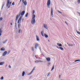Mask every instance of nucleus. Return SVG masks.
I'll list each match as a JSON object with an SVG mask.
<instances>
[{
	"mask_svg": "<svg viewBox=\"0 0 80 80\" xmlns=\"http://www.w3.org/2000/svg\"><path fill=\"white\" fill-rule=\"evenodd\" d=\"M35 16H33V17H32V19L31 21V23L33 25L35 23L36 21L35 19Z\"/></svg>",
	"mask_w": 80,
	"mask_h": 80,
	"instance_id": "obj_1",
	"label": "nucleus"
},
{
	"mask_svg": "<svg viewBox=\"0 0 80 80\" xmlns=\"http://www.w3.org/2000/svg\"><path fill=\"white\" fill-rule=\"evenodd\" d=\"M12 4V2H10V0H7V7H8V8H9L10 7V5H11V4ZM8 5L9 6H8Z\"/></svg>",
	"mask_w": 80,
	"mask_h": 80,
	"instance_id": "obj_2",
	"label": "nucleus"
},
{
	"mask_svg": "<svg viewBox=\"0 0 80 80\" xmlns=\"http://www.w3.org/2000/svg\"><path fill=\"white\" fill-rule=\"evenodd\" d=\"M22 2L24 3V5H27V1L25 0L24 1V0H22Z\"/></svg>",
	"mask_w": 80,
	"mask_h": 80,
	"instance_id": "obj_3",
	"label": "nucleus"
},
{
	"mask_svg": "<svg viewBox=\"0 0 80 80\" xmlns=\"http://www.w3.org/2000/svg\"><path fill=\"white\" fill-rule=\"evenodd\" d=\"M47 4L48 7L50 6V0H48V1Z\"/></svg>",
	"mask_w": 80,
	"mask_h": 80,
	"instance_id": "obj_4",
	"label": "nucleus"
},
{
	"mask_svg": "<svg viewBox=\"0 0 80 80\" xmlns=\"http://www.w3.org/2000/svg\"><path fill=\"white\" fill-rule=\"evenodd\" d=\"M7 51H5V52H4L3 54H2V56H5V55H6V54H7Z\"/></svg>",
	"mask_w": 80,
	"mask_h": 80,
	"instance_id": "obj_5",
	"label": "nucleus"
},
{
	"mask_svg": "<svg viewBox=\"0 0 80 80\" xmlns=\"http://www.w3.org/2000/svg\"><path fill=\"white\" fill-rule=\"evenodd\" d=\"M35 67H34L32 71L29 73V75H30L33 72V71H34L35 70Z\"/></svg>",
	"mask_w": 80,
	"mask_h": 80,
	"instance_id": "obj_6",
	"label": "nucleus"
},
{
	"mask_svg": "<svg viewBox=\"0 0 80 80\" xmlns=\"http://www.w3.org/2000/svg\"><path fill=\"white\" fill-rule=\"evenodd\" d=\"M51 14L52 17H53V8H51Z\"/></svg>",
	"mask_w": 80,
	"mask_h": 80,
	"instance_id": "obj_7",
	"label": "nucleus"
},
{
	"mask_svg": "<svg viewBox=\"0 0 80 80\" xmlns=\"http://www.w3.org/2000/svg\"><path fill=\"white\" fill-rule=\"evenodd\" d=\"M57 45H58V46H59V47H62V44H60L59 43H57Z\"/></svg>",
	"mask_w": 80,
	"mask_h": 80,
	"instance_id": "obj_8",
	"label": "nucleus"
},
{
	"mask_svg": "<svg viewBox=\"0 0 80 80\" xmlns=\"http://www.w3.org/2000/svg\"><path fill=\"white\" fill-rule=\"evenodd\" d=\"M36 37L37 41H40V39H39V37H38V36L36 35Z\"/></svg>",
	"mask_w": 80,
	"mask_h": 80,
	"instance_id": "obj_9",
	"label": "nucleus"
},
{
	"mask_svg": "<svg viewBox=\"0 0 80 80\" xmlns=\"http://www.w3.org/2000/svg\"><path fill=\"white\" fill-rule=\"evenodd\" d=\"M25 11H22L21 13V15H23L25 14Z\"/></svg>",
	"mask_w": 80,
	"mask_h": 80,
	"instance_id": "obj_10",
	"label": "nucleus"
},
{
	"mask_svg": "<svg viewBox=\"0 0 80 80\" xmlns=\"http://www.w3.org/2000/svg\"><path fill=\"white\" fill-rule=\"evenodd\" d=\"M46 59L48 62H50V58H46Z\"/></svg>",
	"mask_w": 80,
	"mask_h": 80,
	"instance_id": "obj_11",
	"label": "nucleus"
},
{
	"mask_svg": "<svg viewBox=\"0 0 80 80\" xmlns=\"http://www.w3.org/2000/svg\"><path fill=\"white\" fill-rule=\"evenodd\" d=\"M34 13H35V10H33L32 11V17L35 16V15L34 14Z\"/></svg>",
	"mask_w": 80,
	"mask_h": 80,
	"instance_id": "obj_12",
	"label": "nucleus"
},
{
	"mask_svg": "<svg viewBox=\"0 0 80 80\" xmlns=\"http://www.w3.org/2000/svg\"><path fill=\"white\" fill-rule=\"evenodd\" d=\"M21 17H20L18 21V23H20V22L21 20Z\"/></svg>",
	"mask_w": 80,
	"mask_h": 80,
	"instance_id": "obj_13",
	"label": "nucleus"
},
{
	"mask_svg": "<svg viewBox=\"0 0 80 80\" xmlns=\"http://www.w3.org/2000/svg\"><path fill=\"white\" fill-rule=\"evenodd\" d=\"M1 51H4L5 50V48H2L1 49Z\"/></svg>",
	"mask_w": 80,
	"mask_h": 80,
	"instance_id": "obj_14",
	"label": "nucleus"
},
{
	"mask_svg": "<svg viewBox=\"0 0 80 80\" xmlns=\"http://www.w3.org/2000/svg\"><path fill=\"white\" fill-rule=\"evenodd\" d=\"M5 63V62H0V65H3V64Z\"/></svg>",
	"mask_w": 80,
	"mask_h": 80,
	"instance_id": "obj_15",
	"label": "nucleus"
},
{
	"mask_svg": "<svg viewBox=\"0 0 80 80\" xmlns=\"http://www.w3.org/2000/svg\"><path fill=\"white\" fill-rule=\"evenodd\" d=\"M44 28H47V26L46 25V24H44Z\"/></svg>",
	"mask_w": 80,
	"mask_h": 80,
	"instance_id": "obj_16",
	"label": "nucleus"
},
{
	"mask_svg": "<svg viewBox=\"0 0 80 80\" xmlns=\"http://www.w3.org/2000/svg\"><path fill=\"white\" fill-rule=\"evenodd\" d=\"M44 36L46 38H48V35L47 34H46L45 33L44 34Z\"/></svg>",
	"mask_w": 80,
	"mask_h": 80,
	"instance_id": "obj_17",
	"label": "nucleus"
},
{
	"mask_svg": "<svg viewBox=\"0 0 80 80\" xmlns=\"http://www.w3.org/2000/svg\"><path fill=\"white\" fill-rule=\"evenodd\" d=\"M18 18V15L16 17V20H17Z\"/></svg>",
	"mask_w": 80,
	"mask_h": 80,
	"instance_id": "obj_18",
	"label": "nucleus"
},
{
	"mask_svg": "<svg viewBox=\"0 0 80 80\" xmlns=\"http://www.w3.org/2000/svg\"><path fill=\"white\" fill-rule=\"evenodd\" d=\"M41 33L42 36V37H44V35H43V31H42Z\"/></svg>",
	"mask_w": 80,
	"mask_h": 80,
	"instance_id": "obj_19",
	"label": "nucleus"
},
{
	"mask_svg": "<svg viewBox=\"0 0 80 80\" xmlns=\"http://www.w3.org/2000/svg\"><path fill=\"white\" fill-rule=\"evenodd\" d=\"M38 46V45L37 44H36L35 46V48H36V49H37V47Z\"/></svg>",
	"mask_w": 80,
	"mask_h": 80,
	"instance_id": "obj_20",
	"label": "nucleus"
},
{
	"mask_svg": "<svg viewBox=\"0 0 80 80\" xmlns=\"http://www.w3.org/2000/svg\"><path fill=\"white\" fill-rule=\"evenodd\" d=\"M25 72L23 71L22 72V77H23V76H24V75H25Z\"/></svg>",
	"mask_w": 80,
	"mask_h": 80,
	"instance_id": "obj_21",
	"label": "nucleus"
},
{
	"mask_svg": "<svg viewBox=\"0 0 80 80\" xmlns=\"http://www.w3.org/2000/svg\"><path fill=\"white\" fill-rule=\"evenodd\" d=\"M54 67H55V66H54V65L52 67V69H51V71H52V70H53V69H54Z\"/></svg>",
	"mask_w": 80,
	"mask_h": 80,
	"instance_id": "obj_22",
	"label": "nucleus"
},
{
	"mask_svg": "<svg viewBox=\"0 0 80 80\" xmlns=\"http://www.w3.org/2000/svg\"><path fill=\"white\" fill-rule=\"evenodd\" d=\"M59 48H60L61 50H63V48L60 47H59Z\"/></svg>",
	"mask_w": 80,
	"mask_h": 80,
	"instance_id": "obj_23",
	"label": "nucleus"
},
{
	"mask_svg": "<svg viewBox=\"0 0 80 80\" xmlns=\"http://www.w3.org/2000/svg\"><path fill=\"white\" fill-rule=\"evenodd\" d=\"M77 33L78 34V35H80V32L78 31H76Z\"/></svg>",
	"mask_w": 80,
	"mask_h": 80,
	"instance_id": "obj_24",
	"label": "nucleus"
},
{
	"mask_svg": "<svg viewBox=\"0 0 80 80\" xmlns=\"http://www.w3.org/2000/svg\"><path fill=\"white\" fill-rule=\"evenodd\" d=\"M28 13H27L26 14V15L25 16L26 17H28Z\"/></svg>",
	"mask_w": 80,
	"mask_h": 80,
	"instance_id": "obj_25",
	"label": "nucleus"
},
{
	"mask_svg": "<svg viewBox=\"0 0 80 80\" xmlns=\"http://www.w3.org/2000/svg\"><path fill=\"white\" fill-rule=\"evenodd\" d=\"M77 2H78V3L80 4V0H78Z\"/></svg>",
	"mask_w": 80,
	"mask_h": 80,
	"instance_id": "obj_26",
	"label": "nucleus"
},
{
	"mask_svg": "<svg viewBox=\"0 0 80 80\" xmlns=\"http://www.w3.org/2000/svg\"><path fill=\"white\" fill-rule=\"evenodd\" d=\"M12 5H15V2H13L12 4Z\"/></svg>",
	"mask_w": 80,
	"mask_h": 80,
	"instance_id": "obj_27",
	"label": "nucleus"
},
{
	"mask_svg": "<svg viewBox=\"0 0 80 80\" xmlns=\"http://www.w3.org/2000/svg\"><path fill=\"white\" fill-rule=\"evenodd\" d=\"M20 24H19L18 25V28H20Z\"/></svg>",
	"mask_w": 80,
	"mask_h": 80,
	"instance_id": "obj_28",
	"label": "nucleus"
},
{
	"mask_svg": "<svg viewBox=\"0 0 80 80\" xmlns=\"http://www.w3.org/2000/svg\"><path fill=\"white\" fill-rule=\"evenodd\" d=\"M48 66H49V65H50V64H51V63H50V62L48 63Z\"/></svg>",
	"mask_w": 80,
	"mask_h": 80,
	"instance_id": "obj_29",
	"label": "nucleus"
},
{
	"mask_svg": "<svg viewBox=\"0 0 80 80\" xmlns=\"http://www.w3.org/2000/svg\"><path fill=\"white\" fill-rule=\"evenodd\" d=\"M50 75V72H49L47 76H48L49 75Z\"/></svg>",
	"mask_w": 80,
	"mask_h": 80,
	"instance_id": "obj_30",
	"label": "nucleus"
},
{
	"mask_svg": "<svg viewBox=\"0 0 80 80\" xmlns=\"http://www.w3.org/2000/svg\"><path fill=\"white\" fill-rule=\"evenodd\" d=\"M3 77H2L1 78V80H3Z\"/></svg>",
	"mask_w": 80,
	"mask_h": 80,
	"instance_id": "obj_31",
	"label": "nucleus"
},
{
	"mask_svg": "<svg viewBox=\"0 0 80 80\" xmlns=\"http://www.w3.org/2000/svg\"><path fill=\"white\" fill-rule=\"evenodd\" d=\"M58 13H62V12H60L58 10Z\"/></svg>",
	"mask_w": 80,
	"mask_h": 80,
	"instance_id": "obj_32",
	"label": "nucleus"
},
{
	"mask_svg": "<svg viewBox=\"0 0 80 80\" xmlns=\"http://www.w3.org/2000/svg\"><path fill=\"white\" fill-rule=\"evenodd\" d=\"M7 40H6L5 41L3 42V43H5L7 42Z\"/></svg>",
	"mask_w": 80,
	"mask_h": 80,
	"instance_id": "obj_33",
	"label": "nucleus"
},
{
	"mask_svg": "<svg viewBox=\"0 0 80 80\" xmlns=\"http://www.w3.org/2000/svg\"><path fill=\"white\" fill-rule=\"evenodd\" d=\"M4 5H5L4 4H3L2 5V8H3V7L4 6Z\"/></svg>",
	"mask_w": 80,
	"mask_h": 80,
	"instance_id": "obj_34",
	"label": "nucleus"
},
{
	"mask_svg": "<svg viewBox=\"0 0 80 80\" xmlns=\"http://www.w3.org/2000/svg\"><path fill=\"white\" fill-rule=\"evenodd\" d=\"M2 19H3L2 18H0V20H2Z\"/></svg>",
	"mask_w": 80,
	"mask_h": 80,
	"instance_id": "obj_35",
	"label": "nucleus"
},
{
	"mask_svg": "<svg viewBox=\"0 0 80 80\" xmlns=\"http://www.w3.org/2000/svg\"><path fill=\"white\" fill-rule=\"evenodd\" d=\"M32 51H34V50L33 49V47H32Z\"/></svg>",
	"mask_w": 80,
	"mask_h": 80,
	"instance_id": "obj_36",
	"label": "nucleus"
},
{
	"mask_svg": "<svg viewBox=\"0 0 80 80\" xmlns=\"http://www.w3.org/2000/svg\"><path fill=\"white\" fill-rule=\"evenodd\" d=\"M21 32V30H20V29L19 30V33H20Z\"/></svg>",
	"mask_w": 80,
	"mask_h": 80,
	"instance_id": "obj_37",
	"label": "nucleus"
},
{
	"mask_svg": "<svg viewBox=\"0 0 80 80\" xmlns=\"http://www.w3.org/2000/svg\"><path fill=\"white\" fill-rule=\"evenodd\" d=\"M68 46H73V45H70V44H68Z\"/></svg>",
	"mask_w": 80,
	"mask_h": 80,
	"instance_id": "obj_38",
	"label": "nucleus"
},
{
	"mask_svg": "<svg viewBox=\"0 0 80 80\" xmlns=\"http://www.w3.org/2000/svg\"><path fill=\"white\" fill-rule=\"evenodd\" d=\"M35 63H38V62H39V61H36L35 62Z\"/></svg>",
	"mask_w": 80,
	"mask_h": 80,
	"instance_id": "obj_39",
	"label": "nucleus"
},
{
	"mask_svg": "<svg viewBox=\"0 0 80 80\" xmlns=\"http://www.w3.org/2000/svg\"><path fill=\"white\" fill-rule=\"evenodd\" d=\"M2 30H1V29H0V33H2Z\"/></svg>",
	"mask_w": 80,
	"mask_h": 80,
	"instance_id": "obj_40",
	"label": "nucleus"
},
{
	"mask_svg": "<svg viewBox=\"0 0 80 80\" xmlns=\"http://www.w3.org/2000/svg\"><path fill=\"white\" fill-rule=\"evenodd\" d=\"M9 68H11V66H10V65H9Z\"/></svg>",
	"mask_w": 80,
	"mask_h": 80,
	"instance_id": "obj_41",
	"label": "nucleus"
},
{
	"mask_svg": "<svg viewBox=\"0 0 80 80\" xmlns=\"http://www.w3.org/2000/svg\"><path fill=\"white\" fill-rule=\"evenodd\" d=\"M74 62H78L77 60L75 61Z\"/></svg>",
	"mask_w": 80,
	"mask_h": 80,
	"instance_id": "obj_42",
	"label": "nucleus"
},
{
	"mask_svg": "<svg viewBox=\"0 0 80 80\" xmlns=\"http://www.w3.org/2000/svg\"><path fill=\"white\" fill-rule=\"evenodd\" d=\"M77 60L78 62V61H80V60Z\"/></svg>",
	"mask_w": 80,
	"mask_h": 80,
	"instance_id": "obj_43",
	"label": "nucleus"
},
{
	"mask_svg": "<svg viewBox=\"0 0 80 80\" xmlns=\"http://www.w3.org/2000/svg\"><path fill=\"white\" fill-rule=\"evenodd\" d=\"M61 77L60 75H59V78H60Z\"/></svg>",
	"mask_w": 80,
	"mask_h": 80,
	"instance_id": "obj_44",
	"label": "nucleus"
},
{
	"mask_svg": "<svg viewBox=\"0 0 80 80\" xmlns=\"http://www.w3.org/2000/svg\"><path fill=\"white\" fill-rule=\"evenodd\" d=\"M11 25H12V23H11Z\"/></svg>",
	"mask_w": 80,
	"mask_h": 80,
	"instance_id": "obj_45",
	"label": "nucleus"
},
{
	"mask_svg": "<svg viewBox=\"0 0 80 80\" xmlns=\"http://www.w3.org/2000/svg\"><path fill=\"white\" fill-rule=\"evenodd\" d=\"M1 35H2V34L1 33H0V36H1Z\"/></svg>",
	"mask_w": 80,
	"mask_h": 80,
	"instance_id": "obj_46",
	"label": "nucleus"
},
{
	"mask_svg": "<svg viewBox=\"0 0 80 80\" xmlns=\"http://www.w3.org/2000/svg\"><path fill=\"white\" fill-rule=\"evenodd\" d=\"M10 51H9V52H8V53H10Z\"/></svg>",
	"mask_w": 80,
	"mask_h": 80,
	"instance_id": "obj_47",
	"label": "nucleus"
},
{
	"mask_svg": "<svg viewBox=\"0 0 80 80\" xmlns=\"http://www.w3.org/2000/svg\"><path fill=\"white\" fill-rule=\"evenodd\" d=\"M21 1H22V0H20V2H21Z\"/></svg>",
	"mask_w": 80,
	"mask_h": 80,
	"instance_id": "obj_48",
	"label": "nucleus"
},
{
	"mask_svg": "<svg viewBox=\"0 0 80 80\" xmlns=\"http://www.w3.org/2000/svg\"><path fill=\"white\" fill-rule=\"evenodd\" d=\"M20 14H19V16H20Z\"/></svg>",
	"mask_w": 80,
	"mask_h": 80,
	"instance_id": "obj_49",
	"label": "nucleus"
},
{
	"mask_svg": "<svg viewBox=\"0 0 80 80\" xmlns=\"http://www.w3.org/2000/svg\"><path fill=\"white\" fill-rule=\"evenodd\" d=\"M65 23H66L67 24V22H65Z\"/></svg>",
	"mask_w": 80,
	"mask_h": 80,
	"instance_id": "obj_50",
	"label": "nucleus"
},
{
	"mask_svg": "<svg viewBox=\"0 0 80 80\" xmlns=\"http://www.w3.org/2000/svg\"><path fill=\"white\" fill-rule=\"evenodd\" d=\"M48 42H50V41L48 40Z\"/></svg>",
	"mask_w": 80,
	"mask_h": 80,
	"instance_id": "obj_51",
	"label": "nucleus"
},
{
	"mask_svg": "<svg viewBox=\"0 0 80 80\" xmlns=\"http://www.w3.org/2000/svg\"><path fill=\"white\" fill-rule=\"evenodd\" d=\"M67 44H68V43H67Z\"/></svg>",
	"mask_w": 80,
	"mask_h": 80,
	"instance_id": "obj_52",
	"label": "nucleus"
},
{
	"mask_svg": "<svg viewBox=\"0 0 80 80\" xmlns=\"http://www.w3.org/2000/svg\"><path fill=\"white\" fill-rule=\"evenodd\" d=\"M79 30L80 31V30Z\"/></svg>",
	"mask_w": 80,
	"mask_h": 80,
	"instance_id": "obj_53",
	"label": "nucleus"
}]
</instances>
